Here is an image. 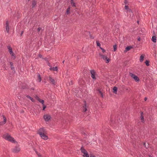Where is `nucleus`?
Listing matches in <instances>:
<instances>
[{"mask_svg": "<svg viewBox=\"0 0 157 157\" xmlns=\"http://www.w3.org/2000/svg\"><path fill=\"white\" fill-rule=\"evenodd\" d=\"M117 88L116 87H114L113 89V92L115 94H116L117 91Z\"/></svg>", "mask_w": 157, "mask_h": 157, "instance_id": "412c9836", "label": "nucleus"}, {"mask_svg": "<svg viewBox=\"0 0 157 157\" xmlns=\"http://www.w3.org/2000/svg\"><path fill=\"white\" fill-rule=\"evenodd\" d=\"M50 69L51 70H52L53 71H57L58 69L57 67H51L50 68Z\"/></svg>", "mask_w": 157, "mask_h": 157, "instance_id": "aec40b11", "label": "nucleus"}, {"mask_svg": "<svg viewBox=\"0 0 157 157\" xmlns=\"http://www.w3.org/2000/svg\"><path fill=\"white\" fill-rule=\"evenodd\" d=\"M145 64L147 66H149V62L147 60H146L145 62Z\"/></svg>", "mask_w": 157, "mask_h": 157, "instance_id": "2f4dec72", "label": "nucleus"}, {"mask_svg": "<svg viewBox=\"0 0 157 157\" xmlns=\"http://www.w3.org/2000/svg\"><path fill=\"white\" fill-rule=\"evenodd\" d=\"M100 56L105 61L106 63H108L109 62L110 60L106 56L101 54Z\"/></svg>", "mask_w": 157, "mask_h": 157, "instance_id": "39448f33", "label": "nucleus"}, {"mask_svg": "<svg viewBox=\"0 0 157 157\" xmlns=\"http://www.w3.org/2000/svg\"><path fill=\"white\" fill-rule=\"evenodd\" d=\"M132 48V47H131L128 46L126 48L125 51L126 52L130 50Z\"/></svg>", "mask_w": 157, "mask_h": 157, "instance_id": "5701e85b", "label": "nucleus"}, {"mask_svg": "<svg viewBox=\"0 0 157 157\" xmlns=\"http://www.w3.org/2000/svg\"><path fill=\"white\" fill-rule=\"evenodd\" d=\"M41 78L40 76L39 75H38L37 80L39 82H40L41 81Z\"/></svg>", "mask_w": 157, "mask_h": 157, "instance_id": "b1692460", "label": "nucleus"}, {"mask_svg": "<svg viewBox=\"0 0 157 157\" xmlns=\"http://www.w3.org/2000/svg\"><path fill=\"white\" fill-rule=\"evenodd\" d=\"M10 68L12 70H13V73H14L15 72V70L14 67L13 66V63L11 62H10Z\"/></svg>", "mask_w": 157, "mask_h": 157, "instance_id": "f8f14e48", "label": "nucleus"}, {"mask_svg": "<svg viewBox=\"0 0 157 157\" xmlns=\"http://www.w3.org/2000/svg\"><path fill=\"white\" fill-rule=\"evenodd\" d=\"M101 50H102V51L103 52H105V50H104L102 48H101Z\"/></svg>", "mask_w": 157, "mask_h": 157, "instance_id": "4c0bfd02", "label": "nucleus"}, {"mask_svg": "<svg viewBox=\"0 0 157 157\" xmlns=\"http://www.w3.org/2000/svg\"><path fill=\"white\" fill-rule=\"evenodd\" d=\"M141 121L142 122H144V121H143V120H141Z\"/></svg>", "mask_w": 157, "mask_h": 157, "instance_id": "79ce46f5", "label": "nucleus"}, {"mask_svg": "<svg viewBox=\"0 0 157 157\" xmlns=\"http://www.w3.org/2000/svg\"><path fill=\"white\" fill-rule=\"evenodd\" d=\"M7 48L8 49L9 52L12 58L13 59H15V56L14 55V53L12 51V48L9 46H7Z\"/></svg>", "mask_w": 157, "mask_h": 157, "instance_id": "7ed1b4c3", "label": "nucleus"}, {"mask_svg": "<svg viewBox=\"0 0 157 157\" xmlns=\"http://www.w3.org/2000/svg\"><path fill=\"white\" fill-rule=\"evenodd\" d=\"M149 157H152L150 155V156H149Z\"/></svg>", "mask_w": 157, "mask_h": 157, "instance_id": "37998d69", "label": "nucleus"}, {"mask_svg": "<svg viewBox=\"0 0 157 157\" xmlns=\"http://www.w3.org/2000/svg\"><path fill=\"white\" fill-rule=\"evenodd\" d=\"M9 22L8 21H7L6 22L5 24V29L6 31L8 33H9Z\"/></svg>", "mask_w": 157, "mask_h": 157, "instance_id": "9b49d317", "label": "nucleus"}, {"mask_svg": "<svg viewBox=\"0 0 157 157\" xmlns=\"http://www.w3.org/2000/svg\"><path fill=\"white\" fill-rule=\"evenodd\" d=\"M144 145L146 148H147L148 147V145H147V147L146 146V143H144Z\"/></svg>", "mask_w": 157, "mask_h": 157, "instance_id": "72a5a7b5", "label": "nucleus"}, {"mask_svg": "<svg viewBox=\"0 0 157 157\" xmlns=\"http://www.w3.org/2000/svg\"><path fill=\"white\" fill-rule=\"evenodd\" d=\"M35 152L38 157H42L40 153H38L36 151H35Z\"/></svg>", "mask_w": 157, "mask_h": 157, "instance_id": "c85d7f7f", "label": "nucleus"}, {"mask_svg": "<svg viewBox=\"0 0 157 157\" xmlns=\"http://www.w3.org/2000/svg\"><path fill=\"white\" fill-rule=\"evenodd\" d=\"M140 37H139L138 39V40L140 41Z\"/></svg>", "mask_w": 157, "mask_h": 157, "instance_id": "ea45409f", "label": "nucleus"}, {"mask_svg": "<svg viewBox=\"0 0 157 157\" xmlns=\"http://www.w3.org/2000/svg\"><path fill=\"white\" fill-rule=\"evenodd\" d=\"M6 118L3 116V121L2 122H0V125H2L6 123Z\"/></svg>", "mask_w": 157, "mask_h": 157, "instance_id": "4468645a", "label": "nucleus"}, {"mask_svg": "<svg viewBox=\"0 0 157 157\" xmlns=\"http://www.w3.org/2000/svg\"><path fill=\"white\" fill-rule=\"evenodd\" d=\"M43 106V110H44L45 109V108H46V106H45L44 105Z\"/></svg>", "mask_w": 157, "mask_h": 157, "instance_id": "f704fd0d", "label": "nucleus"}, {"mask_svg": "<svg viewBox=\"0 0 157 157\" xmlns=\"http://www.w3.org/2000/svg\"><path fill=\"white\" fill-rule=\"evenodd\" d=\"M96 43H97V46H100V44L98 42V41H96Z\"/></svg>", "mask_w": 157, "mask_h": 157, "instance_id": "473e14b6", "label": "nucleus"}, {"mask_svg": "<svg viewBox=\"0 0 157 157\" xmlns=\"http://www.w3.org/2000/svg\"><path fill=\"white\" fill-rule=\"evenodd\" d=\"M143 113H141V114L140 120H143V121H144V117L143 116Z\"/></svg>", "mask_w": 157, "mask_h": 157, "instance_id": "cd10ccee", "label": "nucleus"}, {"mask_svg": "<svg viewBox=\"0 0 157 157\" xmlns=\"http://www.w3.org/2000/svg\"><path fill=\"white\" fill-rule=\"evenodd\" d=\"M64 61H63V63H64Z\"/></svg>", "mask_w": 157, "mask_h": 157, "instance_id": "c03bdc74", "label": "nucleus"}, {"mask_svg": "<svg viewBox=\"0 0 157 157\" xmlns=\"http://www.w3.org/2000/svg\"><path fill=\"white\" fill-rule=\"evenodd\" d=\"M98 93L99 94H100L101 97H103V96L102 94V92H101V91L100 90H98Z\"/></svg>", "mask_w": 157, "mask_h": 157, "instance_id": "c756f323", "label": "nucleus"}, {"mask_svg": "<svg viewBox=\"0 0 157 157\" xmlns=\"http://www.w3.org/2000/svg\"><path fill=\"white\" fill-rule=\"evenodd\" d=\"M26 97L28 98H29L30 99V100L31 101H32L33 102H35V100L33 98H31V97H30V96H29V95H26Z\"/></svg>", "mask_w": 157, "mask_h": 157, "instance_id": "6ab92c4d", "label": "nucleus"}, {"mask_svg": "<svg viewBox=\"0 0 157 157\" xmlns=\"http://www.w3.org/2000/svg\"><path fill=\"white\" fill-rule=\"evenodd\" d=\"M41 29L40 28H38L37 29V31L38 32Z\"/></svg>", "mask_w": 157, "mask_h": 157, "instance_id": "e433bc0d", "label": "nucleus"}, {"mask_svg": "<svg viewBox=\"0 0 157 157\" xmlns=\"http://www.w3.org/2000/svg\"><path fill=\"white\" fill-rule=\"evenodd\" d=\"M37 100L39 101L40 103H41L43 105H44V101L40 99L39 97H37L36 98Z\"/></svg>", "mask_w": 157, "mask_h": 157, "instance_id": "2eb2a0df", "label": "nucleus"}, {"mask_svg": "<svg viewBox=\"0 0 157 157\" xmlns=\"http://www.w3.org/2000/svg\"><path fill=\"white\" fill-rule=\"evenodd\" d=\"M71 0V5L74 7H75V4L73 2V0Z\"/></svg>", "mask_w": 157, "mask_h": 157, "instance_id": "393cba45", "label": "nucleus"}, {"mask_svg": "<svg viewBox=\"0 0 157 157\" xmlns=\"http://www.w3.org/2000/svg\"><path fill=\"white\" fill-rule=\"evenodd\" d=\"M38 133L40 135H42L43 134H47V131L44 128H40L38 131Z\"/></svg>", "mask_w": 157, "mask_h": 157, "instance_id": "20e7f679", "label": "nucleus"}, {"mask_svg": "<svg viewBox=\"0 0 157 157\" xmlns=\"http://www.w3.org/2000/svg\"><path fill=\"white\" fill-rule=\"evenodd\" d=\"M44 118L45 121H48L51 119V117L49 114H45L44 115Z\"/></svg>", "mask_w": 157, "mask_h": 157, "instance_id": "0eeeda50", "label": "nucleus"}, {"mask_svg": "<svg viewBox=\"0 0 157 157\" xmlns=\"http://www.w3.org/2000/svg\"><path fill=\"white\" fill-rule=\"evenodd\" d=\"M130 76L132 78H133L134 80L136 81H138L139 80V78H138V77L136 75H135L132 74L131 73H130Z\"/></svg>", "mask_w": 157, "mask_h": 157, "instance_id": "6e6552de", "label": "nucleus"}, {"mask_svg": "<svg viewBox=\"0 0 157 157\" xmlns=\"http://www.w3.org/2000/svg\"><path fill=\"white\" fill-rule=\"evenodd\" d=\"M46 134H43L42 135H40V136L42 139L45 140H47L48 139V137Z\"/></svg>", "mask_w": 157, "mask_h": 157, "instance_id": "ddd939ff", "label": "nucleus"}, {"mask_svg": "<svg viewBox=\"0 0 157 157\" xmlns=\"http://www.w3.org/2000/svg\"><path fill=\"white\" fill-rule=\"evenodd\" d=\"M124 2L125 3V4H126L127 3H128V1L126 0H125Z\"/></svg>", "mask_w": 157, "mask_h": 157, "instance_id": "c9c22d12", "label": "nucleus"}, {"mask_svg": "<svg viewBox=\"0 0 157 157\" xmlns=\"http://www.w3.org/2000/svg\"><path fill=\"white\" fill-rule=\"evenodd\" d=\"M152 40L154 43L156 42V37L155 36H153L152 37Z\"/></svg>", "mask_w": 157, "mask_h": 157, "instance_id": "4be33fe9", "label": "nucleus"}, {"mask_svg": "<svg viewBox=\"0 0 157 157\" xmlns=\"http://www.w3.org/2000/svg\"><path fill=\"white\" fill-rule=\"evenodd\" d=\"M90 74L91 77L94 79H96V74L94 70H91L90 71Z\"/></svg>", "mask_w": 157, "mask_h": 157, "instance_id": "9d476101", "label": "nucleus"}, {"mask_svg": "<svg viewBox=\"0 0 157 157\" xmlns=\"http://www.w3.org/2000/svg\"><path fill=\"white\" fill-rule=\"evenodd\" d=\"M80 150L82 153L83 154V157H89L87 152L84 148L82 147L80 148Z\"/></svg>", "mask_w": 157, "mask_h": 157, "instance_id": "f03ea898", "label": "nucleus"}, {"mask_svg": "<svg viewBox=\"0 0 157 157\" xmlns=\"http://www.w3.org/2000/svg\"><path fill=\"white\" fill-rule=\"evenodd\" d=\"M124 8L125 9L127 10L128 14H129L130 16L131 17L132 15V12L131 10L126 5L125 6Z\"/></svg>", "mask_w": 157, "mask_h": 157, "instance_id": "423d86ee", "label": "nucleus"}, {"mask_svg": "<svg viewBox=\"0 0 157 157\" xmlns=\"http://www.w3.org/2000/svg\"><path fill=\"white\" fill-rule=\"evenodd\" d=\"M113 48L114 51H116V50L117 48V46L115 45H114L113 46Z\"/></svg>", "mask_w": 157, "mask_h": 157, "instance_id": "7c9ffc66", "label": "nucleus"}, {"mask_svg": "<svg viewBox=\"0 0 157 157\" xmlns=\"http://www.w3.org/2000/svg\"><path fill=\"white\" fill-rule=\"evenodd\" d=\"M36 3L34 1L32 3V8H33L35 6V5H36Z\"/></svg>", "mask_w": 157, "mask_h": 157, "instance_id": "bb28decb", "label": "nucleus"}, {"mask_svg": "<svg viewBox=\"0 0 157 157\" xmlns=\"http://www.w3.org/2000/svg\"><path fill=\"white\" fill-rule=\"evenodd\" d=\"M39 57L40 58H41L42 57V56L41 55H39Z\"/></svg>", "mask_w": 157, "mask_h": 157, "instance_id": "58836bf2", "label": "nucleus"}, {"mask_svg": "<svg viewBox=\"0 0 157 157\" xmlns=\"http://www.w3.org/2000/svg\"><path fill=\"white\" fill-rule=\"evenodd\" d=\"M145 55L144 54H142L141 55V56L140 57V62H142L144 60V58Z\"/></svg>", "mask_w": 157, "mask_h": 157, "instance_id": "dca6fc26", "label": "nucleus"}, {"mask_svg": "<svg viewBox=\"0 0 157 157\" xmlns=\"http://www.w3.org/2000/svg\"><path fill=\"white\" fill-rule=\"evenodd\" d=\"M70 8L69 7L67 10V13L69 14L70 13Z\"/></svg>", "mask_w": 157, "mask_h": 157, "instance_id": "a878e982", "label": "nucleus"}, {"mask_svg": "<svg viewBox=\"0 0 157 157\" xmlns=\"http://www.w3.org/2000/svg\"><path fill=\"white\" fill-rule=\"evenodd\" d=\"M83 109L84 112L86 111L87 110V106L85 102H84V105L83 107Z\"/></svg>", "mask_w": 157, "mask_h": 157, "instance_id": "a211bd4d", "label": "nucleus"}, {"mask_svg": "<svg viewBox=\"0 0 157 157\" xmlns=\"http://www.w3.org/2000/svg\"><path fill=\"white\" fill-rule=\"evenodd\" d=\"M20 150V148L18 146H16L13 150V152L14 153H17Z\"/></svg>", "mask_w": 157, "mask_h": 157, "instance_id": "1a4fd4ad", "label": "nucleus"}, {"mask_svg": "<svg viewBox=\"0 0 157 157\" xmlns=\"http://www.w3.org/2000/svg\"><path fill=\"white\" fill-rule=\"evenodd\" d=\"M3 137L5 140L12 142V143H15L16 142V141L14 139L8 134H4L3 136Z\"/></svg>", "mask_w": 157, "mask_h": 157, "instance_id": "f257e3e1", "label": "nucleus"}, {"mask_svg": "<svg viewBox=\"0 0 157 157\" xmlns=\"http://www.w3.org/2000/svg\"><path fill=\"white\" fill-rule=\"evenodd\" d=\"M49 81L50 82L52 83L55 84V81L54 79L52 78L51 77H50L49 78Z\"/></svg>", "mask_w": 157, "mask_h": 157, "instance_id": "f3484780", "label": "nucleus"}, {"mask_svg": "<svg viewBox=\"0 0 157 157\" xmlns=\"http://www.w3.org/2000/svg\"><path fill=\"white\" fill-rule=\"evenodd\" d=\"M147 100V98H144V100L145 101H146V100Z\"/></svg>", "mask_w": 157, "mask_h": 157, "instance_id": "a19ab883", "label": "nucleus"}]
</instances>
